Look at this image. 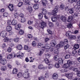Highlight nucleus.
I'll return each mask as SVG.
<instances>
[{
  "label": "nucleus",
  "instance_id": "de8ad7c7",
  "mask_svg": "<svg viewBox=\"0 0 80 80\" xmlns=\"http://www.w3.org/2000/svg\"><path fill=\"white\" fill-rule=\"evenodd\" d=\"M55 66L57 68H60V65L58 63H56L55 65Z\"/></svg>",
  "mask_w": 80,
  "mask_h": 80
},
{
  "label": "nucleus",
  "instance_id": "393cba45",
  "mask_svg": "<svg viewBox=\"0 0 80 80\" xmlns=\"http://www.w3.org/2000/svg\"><path fill=\"white\" fill-rule=\"evenodd\" d=\"M47 0H42V4L44 7H45L47 3Z\"/></svg>",
  "mask_w": 80,
  "mask_h": 80
},
{
  "label": "nucleus",
  "instance_id": "5701e85b",
  "mask_svg": "<svg viewBox=\"0 0 80 80\" xmlns=\"http://www.w3.org/2000/svg\"><path fill=\"white\" fill-rule=\"evenodd\" d=\"M70 65L69 64L67 63L64 64L63 65L62 67L63 68H69L70 67Z\"/></svg>",
  "mask_w": 80,
  "mask_h": 80
},
{
  "label": "nucleus",
  "instance_id": "2eb2a0df",
  "mask_svg": "<svg viewBox=\"0 0 80 80\" xmlns=\"http://www.w3.org/2000/svg\"><path fill=\"white\" fill-rule=\"evenodd\" d=\"M16 48L19 50H22L23 48V47L22 45L21 44H18L16 46Z\"/></svg>",
  "mask_w": 80,
  "mask_h": 80
},
{
  "label": "nucleus",
  "instance_id": "9b49d317",
  "mask_svg": "<svg viewBox=\"0 0 80 80\" xmlns=\"http://www.w3.org/2000/svg\"><path fill=\"white\" fill-rule=\"evenodd\" d=\"M68 38L69 40H75L77 39V37L75 35H71L68 37Z\"/></svg>",
  "mask_w": 80,
  "mask_h": 80
},
{
  "label": "nucleus",
  "instance_id": "338daca9",
  "mask_svg": "<svg viewBox=\"0 0 80 80\" xmlns=\"http://www.w3.org/2000/svg\"><path fill=\"white\" fill-rule=\"evenodd\" d=\"M49 40H50V38H46L45 39L44 42H48V41Z\"/></svg>",
  "mask_w": 80,
  "mask_h": 80
},
{
  "label": "nucleus",
  "instance_id": "f3484780",
  "mask_svg": "<svg viewBox=\"0 0 80 80\" xmlns=\"http://www.w3.org/2000/svg\"><path fill=\"white\" fill-rule=\"evenodd\" d=\"M38 69L42 70V69H47V67H43V66L42 64H40L38 66Z\"/></svg>",
  "mask_w": 80,
  "mask_h": 80
},
{
  "label": "nucleus",
  "instance_id": "09e8293b",
  "mask_svg": "<svg viewBox=\"0 0 80 80\" xmlns=\"http://www.w3.org/2000/svg\"><path fill=\"white\" fill-rule=\"evenodd\" d=\"M48 25L50 27H53V24L52 22H49Z\"/></svg>",
  "mask_w": 80,
  "mask_h": 80
},
{
  "label": "nucleus",
  "instance_id": "49530a36",
  "mask_svg": "<svg viewBox=\"0 0 80 80\" xmlns=\"http://www.w3.org/2000/svg\"><path fill=\"white\" fill-rule=\"evenodd\" d=\"M68 11L70 13H71V14L73 13V8H70L69 9Z\"/></svg>",
  "mask_w": 80,
  "mask_h": 80
},
{
  "label": "nucleus",
  "instance_id": "a211bd4d",
  "mask_svg": "<svg viewBox=\"0 0 80 80\" xmlns=\"http://www.w3.org/2000/svg\"><path fill=\"white\" fill-rule=\"evenodd\" d=\"M41 25L42 28V29H43L44 28L46 27V23H45V22L43 21H42V22H41Z\"/></svg>",
  "mask_w": 80,
  "mask_h": 80
},
{
  "label": "nucleus",
  "instance_id": "4be33fe9",
  "mask_svg": "<svg viewBox=\"0 0 80 80\" xmlns=\"http://www.w3.org/2000/svg\"><path fill=\"white\" fill-rule=\"evenodd\" d=\"M63 60H64V59L63 58H60L58 60V62L59 64L62 65L63 64Z\"/></svg>",
  "mask_w": 80,
  "mask_h": 80
},
{
  "label": "nucleus",
  "instance_id": "1a4fd4ad",
  "mask_svg": "<svg viewBox=\"0 0 80 80\" xmlns=\"http://www.w3.org/2000/svg\"><path fill=\"white\" fill-rule=\"evenodd\" d=\"M77 5L75 6V8H76L77 10H79V9L80 8V0L77 1Z\"/></svg>",
  "mask_w": 80,
  "mask_h": 80
},
{
  "label": "nucleus",
  "instance_id": "f704fd0d",
  "mask_svg": "<svg viewBox=\"0 0 80 80\" xmlns=\"http://www.w3.org/2000/svg\"><path fill=\"white\" fill-rule=\"evenodd\" d=\"M24 33V31L22 29H20L19 31V35H23Z\"/></svg>",
  "mask_w": 80,
  "mask_h": 80
},
{
  "label": "nucleus",
  "instance_id": "7c9ffc66",
  "mask_svg": "<svg viewBox=\"0 0 80 80\" xmlns=\"http://www.w3.org/2000/svg\"><path fill=\"white\" fill-rule=\"evenodd\" d=\"M23 73L22 72H19L17 74V76L18 78H21L22 77H23Z\"/></svg>",
  "mask_w": 80,
  "mask_h": 80
},
{
  "label": "nucleus",
  "instance_id": "b1692460",
  "mask_svg": "<svg viewBox=\"0 0 80 80\" xmlns=\"http://www.w3.org/2000/svg\"><path fill=\"white\" fill-rule=\"evenodd\" d=\"M73 19V17L72 16H68V18L67 19V22H70L71 21H72V20Z\"/></svg>",
  "mask_w": 80,
  "mask_h": 80
},
{
  "label": "nucleus",
  "instance_id": "f257e3e1",
  "mask_svg": "<svg viewBox=\"0 0 80 80\" xmlns=\"http://www.w3.org/2000/svg\"><path fill=\"white\" fill-rule=\"evenodd\" d=\"M51 46L50 47V45L49 44H45V47H44V49L46 50V52H48L49 50L52 53L54 50L53 48L54 46L57 45V43L55 41H53L52 42H51Z\"/></svg>",
  "mask_w": 80,
  "mask_h": 80
},
{
  "label": "nucleus",
  "instance_id": "5fc2aeb1",
  "mask_svg": "<svg viewBox=\"0 0 80 80\" xmlns=\"http://www.w3.org/2000/svg\"><path fill=\"white\" fill-rule=\"evenodd\" d=\"M23 5V2H19L18 5V7H20L21 6H22Z\"/></svg>",
  "mask_w": 80,
  "mask_h": 80
},
{
  "label": "nucleus",
  "instance_id": "aec40b11",
  "mask_svg": "<svg viewBox=\"0 0 80 80\" xmlns=\"http://www.w3.org/2000/svg\"><path fill=\"white\" fill-rule=\"evenodd\" d=\"M42 13L43 15H46L47 14V11L46 9L44 8H42Z\"/></svg>",
  "mask_w": 80,
  "mask_h": 80
},
{
  "label": "nucleus",
  "instance_id": "6ab92c4d",
  "mask_svg": "<svg viewBox=\"0 0 80 80\" xmlns=\"http://www.w3.org/2000/svg\"><path fill=\"white\" fill-rule=\"evenodd\" d=\"M8 8L10 11L12 12L13 10V6L12 4H9L8 6Z\"/></svg>",
  "mask_w": 80,
  "mask_h": 80
},
{
  "label": "nucleus",
  "instance_id": "37998d69",
  "mask_svg": "<svg viewBox=\"0 0 80 80\" xmlns=\"http://www.w3.org/2000/svg\"><path fill=\"white\" fill-rule=\"evenodd\" d=\"M53 65L52 64H48V68L49 69H51L52 68H53Z\"/></svg>",
  "mask_w": 80,
  "mask_h": 80
},
{
  "label": "nucleus",
  "instance_id": "864d4df0",
  "mask_svg": "<svg viewBox=\"0 0 80 80\" xmlns=\"http://www.w3.org/2000/svg\"><path fill=\"white\" fill-rule=\"evenodd\" d=\"M14 15L15 18H17V17H18V12H16L14 14Z\"/></svg>",
  "mask_w": 80,
  "mask_h": 80
},
{
  "label": "nucleus",
  "instance_id": "c756f323",
  "mask_svg": "<svg viewBox=\"0 0 80 80\" xmlns=\"http://www.w3.org/2000/svg\"><path fill=\"white\" fill-rule=\"evenodd\" d=\"M28 12L30 13H32V11H33V8H32V7L31 6L28 7Z\"/></svg>",
  "mask_w": 80,
  "mask_h": 80
},
{
  "label": "nucleus",
  "instance_id": "39448f33",
  "mask_svg": "<svg viewBox=\"0 0 80 80\" xmlns=\"http://www.w3.org/2000/svg\"><path fill=\"white\" fill-rule=\"evenodd\" d=\"M58 12V8H54V10L52 11L51 13L52 15H54L55 16L57 15V13Z\"/></svg>",
  "mask_w": 80,
  "mask_h": 80
},
{
  "label": "nucleus",
  "instance_id": "6e6552de",
  "mask_svg": "<svg viewBox=\"0 0 80 80\" xmlns=\"http://www.w3.org/2000/svg\"><path fill=\"white\" fill-rule=\"evenodd\" d=\"M59 18H60L61 20H62V22H65L67 20V18L64 16L59 15Z\"/></svg>",
  "mask_w": 80,
  "mask_h": 80
},
{
  "label": "nucleus",
  "instance_id": "dca6fc26",
  "mask_svg": "<svg viewBox=\"0 0 80 80\" xmlns=\"http://www.w3.org/2000/svg\"><path fill=\"white\" fill-rule=\"evenodd\" d=\"M58 75L57 73H54L53 74L52 76V78L54 80H56L58 78Z\"/></svg>",
  "mask_w": 80,
  "mask_h": 80
},
{
  "label": "nucleus",
  "instance_id": "cd10ccee",
  "mask_svg": "<svg viewBox=\"0 0 80 80\" xmlns=\"http://www.w3.org/2000/svg\"><path fill=\"white\" fill-rule=\"evenodd\" d=\"M12 27L10 26H8L6 28V30L8 32H10L12 30Z\"/></svg>",
  "mask_w": 80,
  "mask_h": 80
},
{
  "label": "nucleus",
  "instance_id": "e2e57ef3",
  "mask_svg": "<svg viewBox=\"0 0 80 80\" xmlns=\"http://www.w3.org/2000/svg\"><path fill=\"white\" fill-rule=\"evenodd\" d=\"M33 21H29L28 22V25H31V24H32V23H33Z\"/></svg>",
  "mask_w": 80,
  "mask_h": 80
},
{
  "label": "nucleus",
  "instance_id": "c85d7f7f",
  "mask_svg": "<svg viewBox=\"0 0 80 80\" xmlns=\"http://www.w3.org/2000/svg\"><path fill=\"white\" fill-rule=\"evenodd\" d=\"M17 23V21L15 19H13L12 21V25H15Z\"/></svg>",
  "mask_w": 80,
  "mask_h": 80
},
{
  "label": "nucleus",
  "instance_id": "052dcab7",
  "mask_svg": "<svg viewBox=\"0 0 80 80\" xmlns=\"http://www.w3.org/2000/svg\"><path fill=\"white\" fill-rule=\"evenodd\" d=\"M14 41L15 42H18V41H19V38H15L14 39Z\"/></svg>",
  "mask_w": 80,
  "mask_h": 80
},
{
  "label": "nucleus",
  "instance_id": "4d7b16f0",
  "mask_svg": "<svg viewBox=\"0 0 80 80\" xmlns=\"http://www.w3.org/2000/svg\"><path fill=\"white\" fill-rule=\"evenodd\" d=\"M65 59L69 58H70V55L69 54H67L65 56Z\"/></svg>",
  "mask_w": 80,
  "mask_h": 80
},
{
  "label": "nucleus",
  "instance_id": "e433bc0d",
  "mask_svg": "<svg viewBox=\"0 0 80 80\" xmlns=\"http://www.w3.org/2000/svg\"><path fill=\"white\" fill-rule=\"evenodd\" d=\"M67 63L69 65H72V64H73V63H74V62H73V61H72L69 60L68 61Z\"/></svg>",
  "mask_w": 80,
  "mask_h": 80
},
{
  "label": "nucleus",
  "instance_id": "2f4dec72",
  "mask_svg": "<svg viewBox=\"0 0 80 80\" xmlns=\"http://www.w3.org/2000/svg\"><path fill=\"white\" fill-rule=\"evenodd\" d=\"M18 72V70L16 68H14L12 71L13 74H17Z\"/></svg>",
  "mask_w": 80,
  "mask_h": 80
},
{
  "label": "nucleus",
  "instance_id": "4468645a",
  "mask_svg": "<svg viewBox=\"0 0 80 80\" xmlns=\"http://www.w3.org/2000/svg\"><path fill=\"white\" fill-rule=\"evenodd\" d=\"M21 27V25H20V24H18L16 25H15V29L17 30H20V28Z\"/></svg>",
  "mask_w": 80,
  "mask_h": 80
},
{
  "label": "nucleus",
  "instance_id": "bb28decb",
  "mask_svg": "<svg viewBox=\"0 0 80 80\" xmlns=\"http://www.w3.org/2000/svg\"><path fill=\"white\" fill-rule=\"evenodd\" d=\"M39 6L38 4H35L33 6V7L35 10H37L38 9Z\"/></svg>",
  "mask_w": 80,
  "mask_h": 80
},
{
  "label": "nucleus",
  "instance_id": "c03bdc74",
  "mask_svg": "<svg viewBox=\"0 0 80 80\" xmlns=\"http://www.w3.org/2000/svg\"><path fill=\"white\" fill-rule=\"evenodd\" d=\"M11 55H12V58H15V57H17V55H16V54L15 52L12 53V54H11Z\"/></svg>",
  "mask_w": 80,
  "mask_h": 80
},
{
  "label": "nucleus",
  "instance_id": "72a5a7b5",
  "mask_svg": "<svg viewBox=\"0 0 80 80\" xmlns=\"http://www.w3.org/2000/svg\"><path fill=\"white\" fill-rule=\"evenodd\" d=\"M7 69V68L5 66H2L1 68V70H2L3 71H5V70H6Z\"/></svg>",
  "mask_w": 80,
  "mask_h": 80
},
{
  "label": "nucleus",
  "instance_id": "4c0bfd02",
  "mask_svg": "<svg viewBox=\"0 0 80 80\" xmlns=\"http://www.w3.org/2000/svg\"><path fill=\"white\" fill-rule=\"evenodd\" d=\"M24 4L25 5H30V1L28 0H26Z\"/></svg>",
  "mask_w": 80,
  "mask_h": 80
},
{
  "label": "nucleus",
  "instance_id": "6e6d98bb",
  "mask_svg": "<svg viewBox=\"0 0 80 80\" xmlns=\"http://www.w3.org/2000/svg\"><path fill=\"white\" fill-rule=\"evenodd\" d=\"M32 45L33 47H35V46L37 45V43L36 42H35V41H33L32 42Z\"/></svg>",
  "mask_w": 80,
  "mask_h": 80
},
{
  "label": "nucleus",
  "instance_id": "a19ab883",
  "mask_svg": "<svg viewBox=\"0 0 80 80\" xmlns=\"http://www.w3.org/2000/svg\"><path fill=\"white\" fill-rule=\"evenodd\" d=\"M54 59L55 61H57L59 59V57L57 55L55 56L54 57Z\"/></svg>",
  "mask_w": 80,
  "mask_h": 80
},
{
  "label": "nucleus",
  "instance_id": "7ed1b4c3",
  "mask_svg": "<svg viewBox=\"0 0 80 80\" xmlns=\"http://www.w3.org/2000/svg\"><path fill=\"white\" fill-rule=\"evenodd\" d=\"M65 75L68 79H72L73 78V74L71 73H68L65 74H62V76H65Z\"/></svg>",
  "mask_w": 80,
  "mask_h": 80
},
{
  "label": "nucleus",
  "instance_id": "bf43d9fd",
  "mask_svg": "<svg viewBox=\"0 0 80 80\" xmlns=\"http://www.w3.org/2000/svg\"><path fill=\"white\" fill-rule=\"evenodd\" d=\"M70 33H71V32H67L66 33V35L67 37H68V36H70Z\"/></svg>",
  "mask_w": 80,
  "mask_h": 80
},
{
  "label": "nucleus",
  "instance_id": "20e7f679",
  "mask_svg": "<svg viewBox=\"0 0 80 80\" xmlns=\"http://www.w3.org/2000/svg\"><path fill=\"white\" fill-rule=\"evenodd\" d=\"M45 50L44 47H42L40 49L39 52L37 54V55H39L41 56L43 52H44V50Z\"/></svg>",
  "mask_w": 80,
  "mask_h": 80
},
{
  "label": "nucleus",
  "instance_id": "3c124183",
  "mask_svg": "<svg viewBox=\"0 0 80 80\" xmlns=\"http://www.w3.org/2000/svg\"><path fill=\"white\" fill-rule=\"evenodd\" d=\"M67 27L68 28H71V27H72V24L71 22H70L68 24Z\"/></svg>",
  "mask_w": 80,
  "mask_h": 80
},
{
  "label": "nucleus",
  "instance_id": "f03ea898",
  "mask_svg": "<svg viewBox=\"0 0 80 80\" xmlns=\"http://www.w3.org/2000/svg\"><path fill=\"white\" fill-rule=\"evenodd\" d=\"M69 69L71 70H73V71L75 72H77V76H78V77H80V72L78 71V68H77V67L72 66Z\"/></svg>",
  "mask_w": 80,
  "mask_h": 80
},
{
  "label": "nucleus",
  "instance_id": "58836bf2",
  "mask_svg": "<svg viewBox=\"0 0 80 80\" xmlns=\"http://www.w3.org/2000/svg\"><path fill=\"white\" fill-rule=\"evenodd\" d=\"M12 58V57L11 54H9L7 55V59H11Z\"/></svg>",
  "mask_w": 80,
  "mask_h": 80
},
{
  "label": "nucleus",
  "instance_id": "9d476101",
  "mask_svg": "<svg viewBox=\"0 0 80 80\" xmlns=\"http://www.w3.org/2000/svg\"><path fill=\"white\" fill-rule=\"evenodd\" d=\"M23 77L25 79L28 78H30V75L28 72L25 73L23 74Z\"/></svg>",
  "mask_w": 80,
  "mask_h": 80
},
{
  "label": "nucleus",
  "instance_id": "680f3d73",
  "mask_svg": "<svg viewBox=\"0 0 80 80\" xmlns=\"http://www.w3.org/2000/svg\"><path fill=\"white\" fill-rule=\"evenodd\" d=\"M61 72H62V73H64V72H67V70L66 69H65L64 68H62L61 70Z\"/></svg>",
  "mask_w": 80,
  "mask_h": 80
},
{
  "label": "nucleus",
  "instance_id": "79ce46f5",
  "mask_svg": "<svg viewBox=\"0 0 80 80\" xmlns=\"http://www.w3.org/2000/svg\"><path fill=\"white\" fill-rule=\"evenodd\" d=\"M44 61L45 63H46L47 64L50 63V61H49V60L47 58H46L45 59H44Z\"/></svg>",
  "mask_w": 80,
  "mask_h": 80
},
{
  "label": "nucleus",
  "instance_id": "8fccbe9b",
  "mask_svg": "<svg viewBox=\"0 0 80 80\" xmlns=\"http://www.w3.org/2000/svg\"><path fill=\"white\" fill-rule=\"evenodd\" d=\"M25 21H26V19L25 18H21V22H22V23H24V22H25Z\"/></svg>",
  "mask_w": 80,
  "mask_h": 80
},
{
  "label": "nucleus",
  "instance_id": "a18cd8bd",
  "mask_svg": "<svg viewBox=\"0 0 80 80\" xmlns=\"http://www.w3.org/2000/svg\"><path fill=\"white\" fill-rule=\"evenodd\" d=\"M7 24L8 25H12V22L10 20H8L7 21Z\"/></svg>",
  "mask_w": 80,
  "mask_h": 80
},
{
  "label": "nucleus",
  "instance_id": "13d9d810",
  "mask_svg": "<svg viewBox=\"0 0 80 80\" xmlns=\"http://www.w3.org/2000/svg\"><path fill=\"white\" fill-rule=\"evenodd\" d=\"M44 77L45 78H48L49 77V75L48 73H45Z\"/></svg>",
  "mask_w": 80,
  "mask_h": 80
},
{
  "label": "nucleus",
  "instance_id": "f8f14e48",
  "mask_svg": "<svg viewBox=\"0 0 80 80\" xmlns=\"http://www.w3.org/2000/svg\"><path fill=\"white\" fill-rule=\"evenodd\" d=\"M0 35L2 37H5L7 36V32L3 31L1 33Z\"/></svg>",
  "mask_w": 80,
  "mask_h": 80
},
{
  "label": "nucleus",
  "instance_id": "ddd939ff",
  "mask_svg": "<svg viewBox=\"0 0 80 80\" xmlns=\"http://www.w3.org/2000/svg\"><path fill=\"white\" fill-rule=\"evenodd\" d=\"M0 63L2 65H5L7 63V60L5 59H1Z\"/></svg>",
  "mask_w": 80,
  "mask_h": 80
},
{
  "label": "nucleus",
  "instance_id": "a878e982",
  "mask_svg": "<svg viewBox=\"0 0 80 80\" xmlns=\"http://www.w3.org/2000/svg\"><path fill=\"white\" fill-rule=\"evenodd\" d=\"M79 44H75L73 48L74 50H77V49L79 48Z\"/></svg>",
  "mask_w": 80,
  "mask_h": 80
},
{
  "label": "nucleus",
  "instance_id": "c9c22d12",
  "mask_svg": "<svg viewBox=\"0 0 80 80\" xmlns=\"http://www.w3.org/2000/svg\"><path fill=\"white\" fill-rule=\"evenodd\" d=\"M38 17L39 19L41 20V19H42L43 18V14L42 13L39 14L38 15Z\"/></svg>",
  "mask_w": 80,
  "mask_h": 80
},
{
  "label": "nucleus",
  "instance_id": "473e14b6",
  "mask_svg": "<svg viewBox=\"0 0 80 80\" xmlns=\"http://www.w3.org/2000/svg\"><path fill=\"white\" fill-rule=\"evenodd\" d=\"M47 31L48 32V33L50 35H53V33L52 32V31L50 29H48L47 30Z\"/></svg>",
  "mask_w": 80,
  "mask_h": 80
},
{
  "label": "nucleus",
  "instance_id": "774afa93",
  "mask_svg": "<svg viewBox=\"0 0 80 80\" xmlns=\"http://www.w3.org/2000/svg\"><path fill=\"white\" fill-rule=\"evenodd\" d=\"M62 46L61 45H60V44H59L57 45L56 48H62Z\"/></svg>",
  "mask_w": 80,
  "mask_h": 80
},
{
  "label": "nucleus",
  "instance_id": "603ef678",
  "mask_svg": "<svg viewBox=\"0 0 80 80\" xmlns=\"http://www.w3.org/2000/svg\"><path fill=\"white\" fill-rule=\"evenodd\" d=\"M64 7H65V5H64V4H62L60 5V8H61V10H63Z\"/></svg>",
  "mask_w": 80,
  "mask_h": 80
},
{
  "label": "nucleus",
  "instance_id": "0e129e2a",
  "mask_svg": "<svg viewBox=\"0 0 80 80\" xmlns=\"http://www.w3.org/2000/svg\"><path fill=\"white\" fill-rule=\"evenodd\" d=\"M39 80H45V78L43 77H40L39 78Z\"/></svg>",
  "mask_w": 80,
  "mask_h": 80
},
{
  "label": "nucleus",
  "instance_id": "0eeeda50",
  "mask_svg": "<svg viewBox=\"0 0 80 80\" xmlns=\"http://www.w3.org/2000/svg\"><path fill=\"white\" fill-rule=\"evenodd\" d=\"M59 15H57L56 17L53 16L51 17V20L52 22H55L57 20V19H58L59 18Z\"/></svg>",
  "mask_w": 80,
  "mask_h": 80
},
{
  "label": "nucleus",
  "instance_id": "69168bd1",
  "mask_svg": "<svg viewBox=\"0 0 80 80\" xmlns=\"http://www.w3.org/2000/svg\"><path fill=\"white\" fill-rule=\"evenodd\" d=\"M41 46H42V43H38V44L37 45V48H40L41 47Z\"/></svg>",
  "mask_w": 80,
  "mask_h": 80
},
{
  "label": "nucleus",
  "instance_id": "423d86ee",
  "mask_svg": "<svg viewBox=\"0 0 80 80\" xmlns=\"http://www.w3.org/2000/svg\"><path fill=\"white\" fill-rule=\"evenodd\" d=\"M16 55L18 58H22L23 57V54L21 52H18Z\"/></svg>",
  "mask_w": 80,
  "mask_h": 80
},
{
  "label": "nucleus",
  "instance_id": "412c9836",
  "mask_svg": "<svg viewBox=\"0 0 80 80\" xmlns=\"http://www.w3.org/2000/svg\"><path fill=\"white\" fill-rule=\"evenodd\" d=\"M24 48L25 50H27V52H28L30 51V49L27 45H25Z\"/></svg>",
  "mask_w": 80,
  "mask_h": 80
},
{
  "label": "nucleus",
  "instance_id": "ea45409f",
  "mask_svg": "<svg viewBox=\"0 0 80 80\" xmlns=\"http://www.w3.org/2000/svg\"><path fill=\"white\" fill-rule=\"evenodd\" d=\"M3 42H8V38L7 37H5L3 40Z\"/></svg>",
  "mask_w": 80,
  "mask_h": 80
}]
</instances>
